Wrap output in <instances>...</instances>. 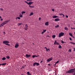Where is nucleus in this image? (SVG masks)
Segmentation results:
<instances>
[{
	"mask_svg": "<svg viewBox=\"0 0 75 75\" xmlns=\"http://www.w3.org/2000/svg\"><path fill=\"white\" fill-rule=\"evenodd\" d=\"M54 44H55V45L57 44V45H59V43L58 42H57V40L55 41L54 43Z\"/></svg>",
	"mask_w": 75,
	"mask_h": 75,
	"instance_id": "obj_8",
	"label": "nucleus"
},
{
	"mask_svg": "<svg viewBox=\"0 0 75 75\" xmlns=\"http://www.w3.org/2000/svg\"><path fill=\"white\" fill-rule=\"evenodd\" d=\"M0 10H1L3 11V9L2 8H1Z\"/></svg>",
	"mask_w": 75,
	"mask_h": 75,
	"instance_id": "obj_46",
	"label": "nucleus"
},
{
	"mask_svg": "<svg viewBox=\"0 0 75 75\" xmlns=\"http://www.w3.org/2000/svg\"><path fill=\"white\" fill-rule=\"evenodd\" d=\"M69 39L71 41H72V38H69Z\"/></svg>",
	"mask_w": 75,
	"mask_h": 75,
	"instance_id": "obj_43",
	"label": "nucleus"
},
{
	"mask_svg": "<svg viewBox=\"0 0 75 75\" xmlns=\"http://www.w3.org/2000/svg\"><path fill=\"white\" fill-rule=\"evenodd\" d=\"M64 35V33H60L59 34V37H61L63 36Z\"/></svg>",
	"mask_w": 75,
	"mask_h": 75,
	"instance_id": "obj_4",
	"label": "nucleus"
},
{
	"mask_svg": "<svg viewBox=\"0 0 75 75\" xmlns=\"http://www.w3.org/2000/svg\"><path fill=\"white\" fill-rule=\"evenodd\" d=\"M25 30H28V26H27V24H25Z\"/></svg>",
	"mask_w": 75,
	"mask_h": 75,
	"instance_id": "obj_6",
	"label": "nucleus"
},
{
	"mask_svg": "<svg viewBox=\"0 0 75 75\" xmlns=\"http://www.w3.org/2000/svg\"><path fill=\"white\" fill-rule=\"evenodd\" d=\"M68 73L69 74H71V73H73L72 74L73 75H75V68H74V69H71L68 71H66V74H67Z\"/></svg>",
	"mask_w": 75,
	"mask_h": 75,
	"instance_id": "obj_1",
	"label": "nucleus"
},
{
	"mask_svg": "<svg viewBox=\"0 0 75 75\" xmlns=\"http://www.w3.org/2000/svg\"><path fill=\"white\" fill-rule=\"evenodd\" d=\"M47 37H50V36H49V35H47Z\"/></svg>",
	"mask_w": 75,
	"mask_h": 75,
	"instance_id": "obj_60",
	"label": "nucleus"
},
{
	"mask_svg": "<svg viewBox=\"0 0 75 75\" xmlns=\"http://www.w3.org/2000/svg\"><path fill=\"white\" fill-rule=\"evenodd\" d=\"M42 62V61H41L40 62V63H41Z\"/></svg>",
	"mask_w": 75,
	"mask_h": 75,
	"instance_id": "obj_56",
	"label": "nucleus"
},
{
	"mask_svg": "<svg viewBox=\"0 0 75 75\" xmlns=\"http://www.w3.org/2000/svg\"><path fill=\"white\" fill-rule=\"evenodd\" d=\"M71 29H74L75 30V28H72V27L71 28Z\"/></svg>",
	"mask_w": 75,
	"mask_h": 75,
	"instance_id": "obj_44",
	"label": "nucleus"
},
{
	"mask_svg": "<svg viewBox=\"0 0 75 75\" xmlns=\"http://www.w3.org/2000/svg\"><path fill=\"white\" fill-rule=\"evenodd\" d=\"M54 21H59V19H58V18H56L54 20Z\"/></svg>",
	"mask_w": 75,
	"mask_h": 75,
	"instance_id": "obj_10",
	"label": "nucleus"
},
{
	"mask_svg": "<svg viewBox=\"0 0 75 75\" xmlns=\"http://www.w3.org/2000/svg\"><path fill=\"white\" fill-rule=\"evenodd\" d=\"M46 50H47V52H48V51H50V49L49 48L47 49Z\"/></svg>",
	"mask_w": 75,
	"mask_h": 75,
	"instance_id": "obj_20",
	"label": "nucleus"
},
{
	"mask_svg": "<svg viewBox=\"0 0 75 75\" xmlns=\"http://www.w3.org/2000/svg\"><path fill=\"white\" fill-rule=\"evenodd\" d=\"M17 18L19 19V20H20V18L19 17H17Z\"/></svg>",
	"mask_w": 75,
	"mask_h": 75,
	"instance_id": "obj_36",
	"label": "nucleus"
},
{
	"mask_svg": "<svg viewBox=\"0 0 75 75\" xmlns=\"http://www.w3.org/2000/svg\"><path fill=\"white\" fill-rule=\"evenodd\" d=\"M1 21H3V19H1Z\"/></svg>",
	"mask_w": 75,
	"mask_h": 75,
	"instance_id": "obj_53",
	"label": "nucleus"
},
{
	"mask_svg": "<svg viewBox=\"0 0 75 75\" xmlns=\"http://www.w3.org/2000/svg\"><path fill=\"white\" fill-rule=\"evenodd\" d=\"M19 47V45L18 43H17L16 44H15V47L16 48H17L18 47Z\"/></svg>",
	"mask_w": 75,
	"mask_h": 75,
	"instance_id": "obj_5",
	"label": "nucleus"
},
{
	"mask_svg": "<svg viewBox=\"0 0 75 75\" xmlns=\"http://www.w3.org/2000/svg\"><path fill=\"white\" fill-rule=\"evenodd\" d=\"M43 31L44 33H45V31H46V30H43Z\"/></svg>",
	"mask_w": 75,
	"mask_h": 75,
	"instance_id": "obj_45",
	"label": "nucleus"
},
{
	"mask_svg": "<svg viewBox=\"0 0 75 75\" xmlns=\"http://www.w3.org/2000/svg\"><path fill=\"white\" fill-rule=\"evenodd\" d=\"M52 11H54L55 10H54V9H52Z\"/></svg>",
	"mask_w": 75,
	"mask_h": 75,
	"instance_id": "obj_47",
	"label": "nucleus"
},
{
	"mask_svg": "<svg viewBox=\"0 0 75 75\" xmlns=\"http://www.w3.org/2000/svg\"><path fill=\"white\" fill-rule=\"evenodd\" d=\"M31 73H29L28 75H31Z\"/></svg>",
	"mask_w": 75,
	"mask_h": 75,
	"instance_id": "obj_52",
	"label": "nucleus"
},
{
	"mask_svg": "<svg viewBox=\"0 0 75 75\" xmlns=\"http://www.w3.org/2000/svg\"><path fill=\"white\" fill-rule=\"evenodd\" d=\"M22 24V23H18V26H20Z\"/></svg>",
	"mask_w": 75,
	"mask_h": 75,
	"instance_id": "obj_17",
	"label": "nucleus"
},
{
	"mask_svg": "<svg viewBox=\"0 0 75 75\" xmlns=\"http://www.w3.org/2000/svg\"><path fill=\"white\" fill-rule=\"evenodd\" d=\"M33 12H31V13H30V14L29 16H33Z\"/></svg>",
	"mask_w": 75,
	"mask_h": 75,
	"instance_id": "obj_15",
	"label": "nucleus"
},
{
	"mask_svg": "<svg viewBox=\"0 0 75 75\" xmlns=\"http://www.w3.org/2000/svg\"><path fill=\"white\" fill-rule=\"evenodd\" d=\"M29 7H31V8H33V7H34V6H31L30 5H29Z\"/></svg>",
	"mask_w": 75,
	"mask_h": 75,
	"instance_id": "obj_26",
	"label": "nucleus"
},
{
	"mask_svg": "<svg viewBox=\"0 0 75 75\" xmlns=\"http://www.w3.org/2000/svg\"><path fill=\"white\" fill-rule=\"evenodd\" d=\"M27 1H31V2L32 1H33V0H27Z\"/></svg>",
	"mask_w": 75,
	"mask_h": 75,
	"instance_id": "obj_28",
	"label": "nucleus"
},
{
	"mask_svg": "<svg viewBox=\"0 0 75 75\" xmlns=\"http://www.w3.org/2000/svg\"><path fill=\"white\" fill-rule=\"evenodd\" d=\"M59 62V61H57V62H56V64H57Z\"/></svg>",
	"mask_w": 75,
	"mask_h": 75,
	"instance_id": "obj_38",
	"label": "nucleus"
},
{
	"mask_svg": "<svg viewBox=\"0 0 75 75\" xmlns=\"http://www.w3.org/2000/svg\"><path fill=\"white\" fill-rule=\"evenodd\" d=\"M63 17H64L65 16L64 15V14H63Z\"/></svg>",
	"mask_w": 75,
	"mask_h": 75,
	"instance_id": "obj_51",
	"label": "nucleus"
},
{
	"mask_svg": "<svg viewBox=\"0 0 75 75\" xmlns=\"http://www.w3.org/2000/svg\"><path fill=\"white\" fill-rule=\"evenodd\" d=\"M56 36L55 35H54L52 36V37L53 38H55Z\"/></svg>",
	"mask_w": 75,
	"mask_h": 75,
	"instance_id": "obj_18",
	"label": "nucleus"
},
{
	"mask_svg": "<svg viewBox=\"0 0 75 75\" xmlns=\"http://www.w3.org/2000/svg\"><path fill=\"white\" fill-rule=\"evenodd\" d=\"M0 65H2V64H0Z\"/></svg>",
	"mask_w": 75,
	"mask_h": 75,
	"instance_id": "obj_57",
	"label": "nucleus"
},
{
	"mask_svg": "<svg viewBox=\"0 0 75 75\" xmlns=\"http://www.w3.org/2000/svg\"><path fill=\"white\" fill-rule=\"evenodd\" d=\"M45 32H44V31H43L42 33V34H44V33Z\"/></svg>",
	"mask_w": 75,
	"mask_h": 75,
	"instance_id": "obj_49",
	"label": "nucleus"
},
{
	"mask_svg": "<svg viewBox=\"0 0 75 75\" xmlns=\"http://www.w3.org/2000/svg\"><path fill=\"white\" fill-rule=\"evenodd\" d=\"M41 17H40L39 18V20H41Z\"/></svg>",
	"mask_w": 75,
	"mask_h": 75,
	"instance_id": "obj_41",
	"label": "nucleus"
},
{
	"mask_svg": "<svg viewBox=\"0 0 75 75\" xmlns=\"http://www.w3.org/2000/svg\"><path fill=\"white\" fill-rule=\"evenodd\" d=\"M24 68V67H23V68Z\"/></svg>",
	"mask_w": 75,
	"mask_h": 75,
	"instance_id": "obj_59",
	"label": "nucleus"
},
{
	"mask_svg": "<svg viewBox=\"0 0 75 75\" xmlns=\"http://www.w3.org/2000/svg\"><path fill=\"white\" fill-rule=\"evenodd\" d=\"M70 43L71 44H73L74 45H75V43L73 42H70Z\"/></svg>",
	"mask_w": 75,
	"mask_h": 75,
	"instance_id": "obj_25",
	"label": "nucleus"
},
{
	"mask_svg": "<svg viewBox=\"0 0 75 75\" xmlns=\"http://www.w3.org/2000/svg\"><path fill=\"white\" fill-rule=\"evenodd\" d=\"M32 57H33V58H35V55H33Z\"/></svg>",
	"mask_w": 75,
	"mask_h": 75,
	"instance_id": "obj_34",
	"label": "nucleus"
},
{
	"mask_svg": "<svg viewBox=\"0 0 75 75\" xmlns=\"http://www.w3.org/2000/svg\"><path fill=\"white\" fill-rule=\"evenodd\" d=\"M6 58L7 59H9V58H10V56H6Z\"/></svg>",
	"mask_w": 75,
	"mask_h": 75,
	"instance_id": "obj_24",
	"label": "nucleus"
},
{
	"mask_svg": "<svg viewBox=\"0 0 75 75\" xmlns=\"http://www.w3.org/2000/svg\"><path fill=\"white\" fill-rule=\"evenodd\" d=\"M48 23L49 22H46L45 23V25H48Z\"/></svg>",
	"mask_w": 75,
	"mask_h": 75,
	"instance_id": "obj_13",
	"label": "nucleus"
},
{
	"mask_svg": "<svg viewBox=\"0 0 75 75\" xmlns=\"http://www.w3.org/2000/svg\"><path fill=\"white\" fill-rule=\"evenodd\" d=\"M2 60H3V61H4V60H6V58L5 57H4L2 59Z\"/></svg>",
	"mask_w": 75,
	"mask_h": 75,
	"instance_id": "obj_23",
	"label": "nucleus"
},
{
	"mask_svg": "<svg viewBox=\"0 0 75 75\" xmlns=\"http://www.w3.org/2000/svg\"><path fill=\"white\" fill-rule=\"evenodd\" d=\"M35 57H39V55L37 56V55H35Z\"/></svg>",
	"mask_w": 75,
	"mask_h": 75,
	"instance_id": "obj_40",
	"label": "nucleus"
},
{
	"mask_svg": "<svg viewBox=\"0 0 75 75\" xmlns=\"http://www.w3.org/2000/svg\"><path fill=\"white\" fill-rule=\"evenodd\" d=\"M55 27L56 28H57V27H59V25H57Z\"/></svg>",
	"mask_w": 75,
	"mask_h": 75,
	"instance_id": "obj_31",
	"label": "nucleus"
},
{
	"mask_svg": "<svg viewBox=\"0 0 75 75\" xmlns=\"http://www.w3.org/2000/svg\"><path fill=\"white\" fill-rule=\"evenodd\" d=\"M29 73H30V72H29V71H28L27 72V74H28V75H29Z\"/></svg>",
	"mask_w": 75,
	"mask_h": 75,
	"instance_id": "obj_35",
	"label": "nucleus"
},
{
	"mask_svg": "<svg viewBox=\"0 0 75 75\" xmlns=\"http://www.w3.org/2000/svg\"><path fill=\"white\" fill-rule=\"evenodd\" d=\"M5 65H6V63H3L2 64V65H3V66Z\"/></svg>",
	"mask_w": 75,
	"mask_h": 75,
	"instance_id": "obj_21",
	"label": "nucleus"
},
{
	"mask_svg": "<svg viewBox=\"0 0 75 75\" xmlns=\"http://www.w3.org/2000/svg\"><path fill=\"white\" fill-rule=\"evenodd\" d=\"M45 49H46V50H47V47H45Z\"/></svg>",
	"mask_w": 75,
	"mask_h": 75,
	"instance_id": "obj_50",
	"label": "nucleus"
},
{
	"mask_svg": "<svg viewBox=\"0 0 75 75\" xmlns=\"http://www.w3.org/2000/svg\"><path fill=\"white\" fill-rule=\"evenodd\" d=\"M5 25V24L4 23H2L1 25V26H3V25Z\"/></svg>",
	"mask_w": 75,
	"mask_h": 75,
	"instance_id": "obj_16",
	"label": "nucleus"
},
{
	"mask_svg": "<svg viewBox=\"0 0 75 75\" xmlns=\"http://www.w3.org/2000/svg\"><path fill=\"white\" fill-rule=\"evenodd\" d=\"M25 3H27V4H28V5H31L33 3V2H31V1H30L29 3H28V2H27V1H25Z\"/></svg>",
	"mask_w": 75,
	"mask_h": 75,
	"instance_id": "obj_3",
	"label": "nucleus"
},
{
	"mask_svg": "<svg viewBox=\"0 0 75 75\" xmlns=\"http://www.w3.org/2000/svg\"><path fill=\"white\" fill-rule=\"evenodd\" d=\"M1 18V17L0 16V18Z\"/></svg>",
	"mask_w": 75,
	"mask_h": 75,
	"instance_id": "obj_58",
	"label": "nucleus"
},
{
	"mask_svg": "<svg viewBox=\"0 0 75 75\" xmlns=\"http://www.w3.org/2000/svg\"><path fill=\"white\" fill-rule=\"evenodd\" d=\"M4 23V24H6V23H7V22H6V21H5V22Z\"/></svg>",
	"mask_w": 75,
	"mask_h": 75,
	"instance_id": "obj_37",
	"label": "nucleus"
},
{
	"mask_svg": "<svg viewBox=\"0 0 75 75\" xmlns=\"http://www.w3.org/2000/svg\"><path fill=\"white\" fill-rule=\"evenodd\" d=\"M36 66H39V65H40V64L36 62Z\"/></svg>",
	"mask_w": 75,
	"mask_h": 75,
	"instance_id": "obj_12",
	"label": "nucleus"
},
{
	"mask_svg": "<svg viewBox=\"0 0 75 75\" xmlns=\"http://www.w3.org/2000/svg\"><path fill=\"white\" fill-rule=\"evenodd\" d=\"M61 42L62 43H65V42H64V41H63V40H62L61 41Z\"/></svg>",
	"mask_w": 75,
	"mask_h": 75,
	"instance_id": "obj_32",
	"label": "nucleus"
},
{
	"mask_svg": "<svg viewBox=\"0 0 75 75\" xmlns=\"http://www.w3.org/2000/svg\"><path fill=\"white\" fill-rule=\"evenodd\" d=\"M35 65H36V62L34 63L33 64V66H35Z\"/></svg>",
	"mask_w": 75,
	"mask_h": 75,
	"instance_id": "obj_27",
	"label": "nucleus"
},
{
	"mask_svg": "<svg viewBox=\"0 0 75 75\" xmlns=\"http://www.w3.org/2000/svg\"><path fill=\"white\" fill-rule=\"evenodd\" d=\"M10 21V20H8L7 21H6V23H8L9 21Z\"/></svg>",
	"mask_w": 75,
	"mask_h": 75,
	"instance_id": "obj_30",
	"label": "nucleus"
},
{
	"mask_svg": "<svg viewBox=\"0 0 75 75\" xmlns=\"http://www.w3.org/2000/svg\"><path fill=\"white\" fill-rule=\"evenodd\" d=\"M48 65H51V64H48Z\"/></svg>",
	"mask_w": 75,
	"mask_h": 75,
	"instance_id": "obj_54",
	"label": "nucleus"
},
{
	"mask_svg": "<svg viewBox=\"0 0 75 75\" xmlns=\"http://www.w3.org/2000/svg\"><path fill=\"white\" fill-rule=\"evenodd\" d=\"M64 29H65V30H68V28L67 27H65Z\"/></svg>",
	"mask_w": 75,
	"mask_h": 75,
	"instance_id": "obj_33",
	"label": "nucleus"
},
{
	"mask_svg": "<svg viewBox=\"0 0 75 75\" xmlns=\"http://www.w3.org/2000/svg\"><path fill=\"white\" fill-rule=\"evenodd\" d=\"M69 52H71V49H69Z\"/></svg>",
	"mask_w": 75,
	"mask_h": 75,
	"instance_id": "obj_39",
	"label": "nucleus"
},
{
	"mask_svg": "<svg viewBox=\"0 0 75 75\" xmlns=\"http://www.w3.org/2000/svg\"><path fill=\"white\" fill-rule=\"evenodd\" d=\"M31 56V54H26V58H28V57H30Z\"/></svg>",
	"mask_w": 75,
	"mask_h": 75,
	"instance_id": "obj_9",
	"label": "nucleus"
},
{
	"mask_svg": "<svg viewBox=\"0 0 75 75\" xmlns=\"http://www.w3.org/2000/svg\"><path fill=\"white\" fill-rule=\"evenodd\" d=\"M66 18H68V16L66 15Z\"/></svg>",
	"mask_w": 75,
	"mask_h": 75,
	"instance_id": "obj_42",
	"label": "nucleus"
},
{
	"mask_svg": "<svg viewBox=\"0 0 75 75\" xmlns=\"http://www.w3.org/2000/svg\"><path fill=\"white\" fill-rule=\"evenodd\" d=\"M69 35H70V36H71V37H74V36H73V35L72 34V33H69Z\"/></svg>",
	"mask_w": 75,
	"mask_h": 75,
	"instance_id": "obj_14",
	"label": "nucleus"
},
{
	"mask_svg": "<svg viewBox=\"0 0 75 75\" xmlns=\"http://www.w3.org/2000/svg\"><path fill=\"white\" fill-rule=\"evenodd\" d=\"M4 33H5V32H4Z\"/></svg>",
	"mask_w": 75,
	"mask_h": 75,
	"instance_id": "obj_61",
	"label": "nucleus"
},
{
	"mask_svg": "<svg viewBox=\"0 0 75 75\" xmlns=\"http://www.w3.org/2000/svg\"><path fill=\"white\" fill-rule=\"evenodd\" d=\"M59 45V48H62V47H61V46L60 45Z\"/></svg>",
	"mask_w": 75,
	"mask_h": 75,
	"instance_id": "obj_19",
	"label": "nucleus"
},
{
	"mask_svg": "<svg viewBox=\"0 0 75 75\" xmlns=\"http://www.w3.org/2000/svg\"><path fill=\"white\" fill-rule=\"evenodd\" d=\"M22 14H24V13H25V11H23L22 12Z\"/></svg>",
	"mask_w": 75,
	"mask_h": 75,
	"instance_id": "obj_22",
	"label": "nucleus"
},
{
	"mask_svg": "<svg viewBox=\"0 0 75 75\" xmlns=\"http://www.w3.org/2000/svg\"><path fill=\"white\" fill-rule=\"evenodd\" d=\"M20 17H23V15H19Z\"/></svg>",
	"mask_w": 75,
	"mask_h": 75,
	"instance_id": "obj_29",
	"label": "nucleus"
},
{
	"mask_svg": "<svg viewBox=\"0 0 75 75\" xmlns=\"http://www.w3.org/2000/svg\"><path fill=\"white\" fill-rule=\"evenodd\" d=\"M73 48L74 49V51H75V48L74 47Z\"/></svg>",
	"mask_w": 75,
	"mask_h": 75,
	"instance_id": "obj_55",
	"label": "nucleus"
},
{
	"mask_svg": "<svg viewBox=\"0 0 75 75\" xmlns=\"http://www.w3.org/2000/svg\"><path fill=\"white\" fill-rule=\"evenodd\" d=\"M63 14H62V13H60V16H61V15H63Z\"/></svg>",
	"mask_w": 75,
	"mask_h": 75,
	"instance_id": "obj_48",
	"label": "nucleus"
},
{
	"mask_svg": "<svg viewBox=\"0 0 75 75\" xmlns=\"http://www.w3.org/2000/svg\"><path fill=\"white\" fill-rule=\"evenodd\" d=\"M10 42H9V41H7V40H5L3 41V44H5L6 45H8L9 46H10V45L8 44Z\"/></svg>",
	"mask_w": 75,
	"mask_h": 75,
	"instance_id": "obj_2",
	"label": "nucleus"
},
{
	"mask_svg": "<svg viewBox=\"0 0 75 75\" xmlns=\"http://www.w3.org/2000/svg\"><path fill=\"white\" fill-rule=\"evenodd\" d=\"M53 18H57L58 17V16H54L52 17Z\"/></svg>",
	"mask_w": 75,
	"mask_h": 75,
	"instance_id": "obj_11",
	"label": "nucleus"
},
{
	"mask_svg": "<svg viewBox=\"0 0 75 75\" xmlns=\"http://www.w3.org/2000/svg\"><path fill=\"white\" fill-rule=\"evenodd\" d=\"M51 60H52V58L51 57L48 59H47V61L48 62H50V61H51Z\"/></svg>",
	"mask_w": 75,
	"mask_h": 75,
	"instance_id": "obj_7",
	"label": "nucleus"
}]
</instances>
